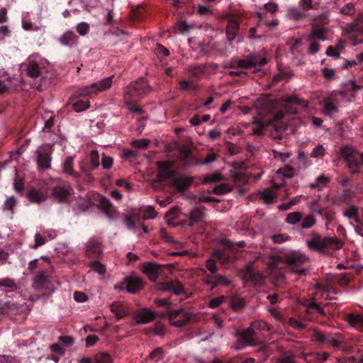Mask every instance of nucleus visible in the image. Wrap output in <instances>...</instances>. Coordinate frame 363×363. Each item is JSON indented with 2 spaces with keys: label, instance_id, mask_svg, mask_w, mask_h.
<instances>
[{
  "label": "nucleus",
  "instance_id": "c756f323",
  "mask_svg": "<svg viewBox=\"0 0 363 363\" xmlns=\"http://www.w3.org/2000/svg\"><path fill=\"white\" fill-rule=\"evenodd\" d=\"M239 23L235 20H230L226 26V37L229 41L235 39L239 30Z\"/></svg>",
  "mask_w": 363,
  "mask_h": 363
},
{
  "label": "nucleus",
  "instance_id": "49530a36",
  "mask_svg": "<svg viewBox=\"0 0 363 363\" xmlns=\"http://www.w3.org/2000/svg\"><path fill=\"white\" fill-rule=\"evenodd\" d=\"M359 152H357L352 147L345 146L341 148V155L347 161L348 159L358 155Z\"/></svg>",
  "mask_w": 363,
  "mask_h": 363
},
{
  "label": "nucleus",
  "instance_id": "bb28decb",
  "mask_svg": "<svg viewBox=\"0 0 363 363\" xmlns=\"http://www.w3.org/2000/svg\"><path fill=\"white\" fill-rule=\"evenodd\" d=\"M53 197L60 202L66 201L70 193L67 188L62 186L54 187L52 193Z\"/></svg>",
  "mask_w": 363,
  "mask_h": 363
},
{
  "label": "nucleus",
  "instance_id": "3c124183",
  "mask_svg": "<svg viewBox=\"0 0 363 363\" xmlns=\"http://www.w3.org/2000/svg\"><path fill=\"white\" fill-rule=\"evenodd\" d=\"M89 266L91 267L92 270L99 273L101 275H103L106 273V269L105 265L98 261L91 262Z\"/></svg>",
  "mask_w": 363,
  "mask_h": 363
},
{
  "label": "nucleus",
  "instance_id": "6e6d98bb",
  "mask_svg": "<svg viewBox=\"0 0 363 363\" xmlns=\"http://www.w3.org/2000/svg\"><path fill=\"white\" fill-rule=\"evenodd\" d=\"M156 216H157V213L152 206H148L143 210L142 217L144 220L152 219V218H155Z\"/></svg>",
  "mask_w": 363,
  "mask_h": 363
},
{
  "label": "nucleus",
  "instance_id": "aec40b11",
  "mask_svg": "<svg viewBox=\"0 0 363 363\" xmlns=\"http://www.w3.org/2000/svg\"><path fill=\"white\" fill-rule=\"evenodd\" d=\"M128 86L136 90V92L142 96L147 94L150 90V86L145 78H140L135 82L130 83Z\"/></svg>",
  "mask_w": 363,
  "mask_h": 363
},
{
  "label": "nucleus",
  "instance_id": "c9c22d12",
  "mask_svg": "<svg viewBox=\"0 0 363 363\" xmlns=\"http://www.w3.org/2000/svg\"><path fill=\"white\" fill-rule=\"evenodd\" d=\"M288 16L290 19L298 21L305 18L307 15L297 7L293 6L288 9Z\"/></svg>",
  "mask_w": 363,
  "mask_h": 363
},
{
  "label": "nucleus",
  "instance_id": "338daca9",
  "mask_svg": "<svg viewBox=\"0 0 363 363\" xmlns=\"http://www.w3.org/2000/svg\"><path fill=\"white\" fill-rule=\"evenodd\" d=\"M155 53L159 57H164L169 55V51L162 45L157 44L155 48Z\"/></svg>",
  "mask_w": 363,
  "mask_h": 363
},
{
  "label": "nucleus",
  "instance_id": "bf43d9fd",
  "mask_svg": "<svg viewBox=\"0 0 363 363\" xmlns=\"http://www.w3.org/2000/svg\"><path fill=\"white\" fill-rule=\"evenodd\" d=\"M343 47H344L343 45H341V44L338 45V46H337L338 49L334 48L333 46H329L327 48L326 55L328 56L334 57L335 58H339L340 57V52L338 50L342 49Z\"/></svg>",
  "mask_w": 363,
  "mask_h": 363
},
{
  "label": "nucleus",
  "instance_id": "ddd939ff",
  "mask_svg": "<svg viewBox=\"0 0 363 363\" xmlns=\"http://www.w3.org/2000/svg\"><path fill=\"white\" fill-rule=\"evenodd\" d=\"M102 253L101 242L96 238L90 239L86 245V254L90 258L99 257Z\"/></svg>",
  "mask_w": 363,
  "mask_h": 363
},
{
  "label": "nucleus",
  "instance_id": "13d9d810",
  "mask_svg": "<svg viewBox=\"0 0 363 363\" xmlns=\"http://www.w3.org/2000/svg\"><path fill=\"white\" fill-rule=\"evenodd\" d=\"M206 267L211 274H215L218 272V267L216 265V260L213 257L206 260Z\"/></svg>",
  "mask_w": 363,
  "mask_h": 363
},
{
  "label": "nucleus",
  "instance_id": "c03bdc74",
  "mask_svg": "<svg viewBox=\"0 0 363 363\" xmlns=\"http://www.w3.org/2000/svg\"><path fill=\"white\" fill-rule=\"evenodd\" d=\"M95 363H112L111 355L104 352H99L94 356Z\"/></svg>",
  "mask_w": 363,
  "mask_h": 363
},
{
  "label": "nucleus",
  "instance_id": "72a5a7b5",
  "mask_svg": "<svg viewBox=\"0 0 363 363\" xmlns=\"http://www.w3.org/2000/svg\"><path fill=\"white\" fill-rule=\"evenodd\" d=\"M248 57L252 62L253 68L263 67L268 62L267 57L259 54H250L248 55Z\"/></svg>",
  "mask_w": 363,
  "mask_h": 363
},
{
  "label": "nucleus",
  "instance_id": "e2e57ef3",
  "mask_svg": "<svg viewBox=\"0 0 363 363\" xmlns=\"http://www.w3.org/2000/svg\"><path fill=\"white\" fill-rule=\"evenodd\" d=\"M340 13L343 15L352 16L355 13L354 6L352 3H348L341 9Z\"/></svg>",
  "mask_w": 363,
  "mask_h": 363
},
{
  "label": "nucleus",
  "instance_id": "052dcab7",
  "mask_svg": "<svg viewBox=\"0 0 363 363\" xmlns=\"http://www.w3.org/2000/svg\"><path fill=\"white\" fill-rule=\"evenodd\" d=\"M315 224V219L313 216L308 215L304 218L301 223L302 228H310Z\"/></svg>",
  "mask_w": 363,
  "mask_h": 363
},
{
  "label": "nucleus",
  "instance_id": "393cba45",
  "mask_svg": "<svg viewBox=\"0 0 363 363\" xmlns=\"http://www.w3.org/2000/svg\"><path fill=\"white\" fill-rule=\"evenodd\" d=\"M312 26L311 32L308 35V40L313 41L315 40H320L324 41L327 39L326 32L327 28H318L313 26Z\"/></svg>",
  "mask_w": 363,
  "mask_h": 363
},
{
  "label": "nucleus",
  "instance_id": "4468645a",
  "mask_svg": "<svg viewBox=\"0 0 363 363\" xmlns=\"http://www.w3.org/2000/svg\"><path fill=\"white\" fill-rule=\"evenodd\" d=\"M161 267L160 264L153 262H147L143 264L142 271L147 275L149 279L155 282L158 279L159 269Z\"/></svg>",
  "mask_w": 363,
  "mask_h": 363
},
{
  "label": "nucleus",
  "instance_id": "09e8293b",
  "mask_svg": "<svg viewBox=\"0 0 363 363\" xmlns=\"http://www.w3.org/2000/svg\"><path fill=\"white\" fill-rule=\"evenodd\" d=\"M261 198L267 203L272 202L276 196L270 189H265L259 193Z\"/></svg>",
  "mask_w": 363,
  "mask_h": 363
},
{
  "label": "nucleus",
  "instance_id": "79ce46f5",
  "mask_svg": "<svg viewBox=\"0 0 363 363\" xmlns=\"http://www.w3.org/2000/svg\"><path fill=\"white\" fill-rule=\"evenodd\" d=\"M250 328H252L254 331H255V330L260 331L270 330L269 325L262 320H258L252 322Z\"/></svg>",
  "mask_w": 363,
  "mask_h": 363
},
{
  "label": "nucleus",
  "instance_id": "1a4fd4ad",
  "mask_svg": "<svg viewBox=\"0 0 363 363\" xmlns=\"http://www.w3.org/2000/svg\"><path fill=\"white\" fill-rule=\"evenodd\" d=\"M204 284L211 286V289L213 290L218 286H228L230 284V281L222 274H207Z\"/></svg>",
  "mask_w": 363,
  "mask_h": 363
},
{
  "label": "nucleus",
  "instance_id": "a18cd8bd",
  "mask_svg": "<svg viewBox=\"0 0 363 363\" xmlns=\"http://www.w3.org/2000/svg\"><path fill=\"white\" fill-rule=\"evenodd\" d=\"M13 186L16 193L23 194V191L24 190V181L23 179L20 177L18 174H16Z\"/></svg>",
  "mask_w": 363,
  "mask_h": 363
},
{
  "label": "nucleus",
  "instance_id": "9d476101",
  "mask_svg": "<svg viewBox=\"0 0 363 363\" xmlns=\"http://www.w3.org/2000/svg\"><path fill=\"white\" fill-rule=\"evenodd\" d=\"M158 289L162 291H171L175 295H181L184 292V286L178 280L160 282Z\"/></svg>",
  "mask_w": 363,
  "mask_h": 363
},
{
  "label": "nucleus",
  "instance_id": "b1692460",
  "mask_svg": "<svg viewBox=\"0 0 363 363\" xmlns=\"http://www.w3.org/2000/svg\"><path fill=\"white\" fill-rule=\"evenodd\" d=\"M18 289V284L13 279L5 277L0 279V291L13 292Z\"/></svg>",
  "mask_w": 363,
  "mask_h": 363
},
{
  "label": "nucleus",
  "instance_id": "6ab92c4d",
  "mask_svg": "<svg viewBox=\"0 0 363 363\" xmlns=\"http://www.w3.org/2000/svg\"><path fill=\"white\" fill-rule=\"evenodd\" d=\"M19 306L17 303L7 301L0 303V313L13 317L18 313Z\"/></svg>",
  "mask_w": 363,
  "mask_h": 363
},
{
  "label": "nucleus",
  "instance_id": "20e7f679",
  "mask_svg": "<svg viewBox=\"0 0 363 363\" xmlns=\"http://www.w3.org/2000/svg\"><path fill=\"white\" fill-rule=\"evenodd\" d=\"M308 260V258L305 255L297 252L291 253L285 257V262L289 265L290 269L300 276L307 274L308 269L304 267V264Z\"/></svg>",
  "mask_w": 363,
  "mask_h": 363
},
{
  "label": "nucleus",
  "instance_id": "4be33fe9",
  "mask_svg": "<svg viewBox=\"0 0 363 363\" xmlns=\"http://www.w3.org/2000/svg\"><path fill=\"white\" fill-rule=\"evenodd\" d=\"M204 207L199 206L192 209L189 212V225L192 226L196 223H199L205 218Z\"/></svg>",
  "mask_w": 363,
  "mask_h": 363
},
{
  "label": "nucleus",
  "instance_id": "5701e85b",
  "mask_svg": "<svg viewBox=\"0 0 363 363\" xmlns=\"http://www.w3.org/2000/svg\"><path fill=\"white\" fill-rule=\"evenodd\" d=\"M77 35L73 31L68 30L62 35L59 42L64 46L73 47L77 45Z\"/></svg>",
  "mask_w": 363,
  "mask_h": 363
},
{
  "label": "nucleus",
  "instance_id": "7ed1b4c3",
  "mask_svg": "<svg viewBox=\"0 0 363 363\" xmlns=\"http://www.w3.org/2000/svg\"><path fill=\"white\" fill-rule=\"evenodd\" d=\"M237 345L235 349L242 350L246 347H255L259 345L260 341L257 337V333L252 328H247L242 330H238L236 333Z\"/></svg>",
  "mask_w": 363,
  "mask_h": 363
},
{
  "label": "nucleus",
  "instance_id": "f03ea898",
  "mask_svg": "<svg viewBox=\"0 0 363 363\" xmlns=\"http://www.w3.org/2000/svg\"><path fill=\"white\" fill-rule=\"evenodd\" d=\"M311 236V239L306 241V244L313 251L325 252L327 250H339L343 246V242L336 237H323L315 231Z\"/></svg>",
  "mask_w": 363,
  "mask_h": 363
},
{
  "label": "nucleus",
  "instance_id": "f3484780",
  "mask_svg": "<svg viewBox=\"0 0 363 363\" xmlns=\"http://www.w3.org/2000/svg\"><path fill=\"white\" fill-rule=\"evenodd\" d=\"M345 320L352 328L363 332V313H350L346 315Z\"/></svg>",
  "mask_w": 363,
  "mask_h": 363
},
{
  "label": "nucleus",
  "instance_id": "39448f33",
  "mask_svg": "<svg viewBox=\"0 0 363 363\" xmlns=\"http://www.w3.org/2000/svg\"><path fill=\"white\" fill-rule=\"evenodd\" d=\"M114 75L106 77L90 86H84L79 89V94L83 96H91L97 92L107 90L111 86Z\"/></svg>",
  "mask_w": 363,
  "mask_h": 363
},
{
  "label": "nucleus",
  "instance_id": "c85d7f7f",
  "mask_svg": "<svg viewBox=\"0 0 363 363\" xmlns=\"http://www.w3.org/2000/svg\"><path fill=\"white\" fill-rule=\"evenodd\" d=\"M188 72L196 79H200L207 74V67L203 65L193 66L188 68Z\"/></svg>",
  "mask_w": 363,
  "mask_h": 363
},
{
  "label": "nucleus",
  "instance_id": "680f3d73",
  "mask_svg": "<svg viewBox=\"0 0 363 363\" xmlns=\"http://www.w3.org/2000/svg\"><path fill=\"white\" fill-rule=\"evenodd\" d=\"M230 191V188L226 184H221L213 189V193L218 195L225 194Z\"/></svg>",
  "mask_w": 363,
  "mask_h": 363
},
{
  "label": "nucleus",
  "instance_id": "412c9836",
  "mask_svg": "<svg viewBox=\"0 0 363 363\" xmlns=\"http://www.w3.org/2000/svg\"><path fill=\"white\" fill-rule=\"evenodd\" d=\"M126 282V290L128 293L135 294L138 291L140 290L143 284L140 279L133 278L130 277H128L125 278Z\"/></svg>",
  "mask_w": 363,
  "mask_h": 363
},
{
  "label": "nucleus",
  "instance_id": "5fc2aeb1",
  "mask_svg": "<svg viewBox=\"0 0 363 363\" xmlns=\"http://www.w3.org/2000/svg\"><path fill=\"white\" fill-rule=\"evenodd\" d=\"M221 242L228 249H235L237 247H245L246 246V242L245 241H239L238 242H233L227 239H223L221 240Z\"/></svg>",
  "mask_w": 363,
  "mask_h": 363
},
{
  "label": "nucleus",
  "instance_id": "2eb2a0df",
  "mask_svg": "<svg viewBox=\"0 0 363 363\" xmlns=\"http://www.w3.org/2000/svg\"><path fill=\"white\" fill-rule=\"evenodd\" d=\"M22 69L25 70L28 77L33 79L39 77L42 74L39 65L30 59H28L27 62L22 65Z\"/></svg>",
  "mask_w": 363,
  "mask_h": 363
},
{
  "label": "nucleus",
  "instance_id": "f257e3e1",
  "mask_svg": "<svg viewBox=\"0 0 363 363\" xmlns=\"http://www.w3.org/2000/svg\"><path fill=\"white\" fill-rule=\"evenodd\" d=\"M157 165L158 167L157 177L159 180L168 182L177 191H184L192 184L193 178L179 175L172 169V164L170 162H158Z\"/></svg>",
  "mask_w": 363,
  "mask_h": 363
},
{
  "label": "nucleus",
  "instance_id": "a19ab883",
  "mask_svg": "<svg viewBox=\"0 0 363 363\" xmlns=\"http://www.w3.org/2000/svg\"><path fill=\"white\" fill-rule=\"evenodd\" d=\"M303 214L301 212H291L288 213L286 218V222L289 224L294 225L301 220Z\"/></svg>",
  "mask_w": 363,
  "mask_h": 363
},
{
  "label": "nucleus",
  "instance_id": "cd10ccee",
  "mask_svg": "<svg viewBox=\"0 0 363 363\" xmlns=\"http://www.w3.org/2000/svg\"><path fill=\"white\" fill-rule=\"evenodd\" d=\"M73 164L74 157L72 156L67 157L63 163V172L74 178H79L80 174L74 170Z\"/></svg>",
  "mask_w": 363,
  "mask_h": 363
},
{
  "label": "nucleus",
  "instance_id": "9b49d317",
  "mask_svg": "<svg viewBox=\"0 0 363 363\" xmlns=\"http://www.w3.org/2000/svg\"><path fill=\"white\" fill-rule=\"evenodd\" d=\"M337 104V100L333 94L325 97L322 101L324 114L329 117H333L338 111Z\"/></svg>",
  "mask_w": 363,
  "mask_h": 363
},
{
  "label": "nucleus",
  "instance_id": "8fccbe9b",
  "mask_svg": "<svg viewBox=\"0 0 363 363\" xmlns=\"http://www.w3.org/2000/svg\"><path fill=\"white\" fill-rule=\"evenodd\" d=\"M182 162L185 165H192L195 164V157L190 151H182Z\"/></svg>",
  "mask_w": 363,
  "mask_h": 363
},
{
  "label": "nucleus",
  "instance_id": "6e6552de",
  "mask_svg": "<svg viewBox=\"0 0 363 363\" xmlns=\"http://www.w3.org/2000/svg\"><path fill=\"white\" fill-rule=\"evenodd\" d=\"M167 315L172 325L177 327L185 325L191 319L190 314L183 309L170 311Z\"/></svg>",
  "mask_w": 363,
  "mask_h": 363
},
{
  "label": "nucleus",
  "instance_id": "a211bd4d",
  "mask_svg": "<svg viewBox=\"0 0 363 363\" xmlns=\"http://www.w3.org/2000/svg\"><path fill=\"white\" fill-rule=\"evenodd\" d=\"M306 308V313L308 315H320L322 316H325L326 313L324 309L320 306V303H317L315 301H308L306 300L303 303H302Z\"/></svg>",
  "mask_w": 363,
  "mask_h": 363
},
{
  "label": "nucleus",
  "instance_id": "de8ad7c7",
  "mask_svg": "<svg viewBox=\"0 0 363 363\" xmlns=\"http://www.w3.org/2000/svg\"><path fill=\"white\" fill-rule=\"evenodd\" d=\"M223 179V176L218 172L207 174L203 178V183L211 184L216 183L221 181Z\"/></svg>",
  "mask_w": 363,
  "mask_h": 363
},
{
  "label": "nucleus",
  "instance_id": "f8f14e48",
  "mask_svg": "<svg viewBox=\"0 0 363 363\" xmlns=\"http://www.w3.org/2000/svg\"><path fill=\"white\" fill-rule=\"evenodd\" d=\"M26 197L30 203H40L47 199V191L43 188L30 187L26 194Z\"/></svg>",
  "mask_w": 363,
  "mask_h": 363
},
{
  "label": "nucleus",
  "instance_id": "774afa93",
  "mask_svg": "<svg viewBox=\"0 0 363 363\" xmlns=\"http://www.w3.org/2000/svg\"><path fill=\"white\" fill-rule=\"evenodd\" d=\"M48 282L47 274L45 272H40L35 279V283L39 286H44Z\"/></svg>",
  "mask_w": 363,
  "mask_h": 363
},
{
  "label": "nucleus",
  "instance_id": "864d4df0",
  "mask_svg": "<svg viewBox=\"0 0 363 363\" xmlns=\"http://www.w3.org/2000/svg\"><path fill=\"white\" fill-rule=\"evenodd\" d=\"M89 107V102L88 101H77L72 104L73 109L77 112L85 111Z\"/></svg>",
  "mask_w": 363,
  "mask_h": 363
},
{
  "label": "nucleus",
  "instance_id": "f704fd0d",
  "mask_svg": "<svg viewBox=\"0 0 363 363\" xmlns=\"http://www.w3.org/2000/svg\"><path fill=\"white\" fill-rule=\"evenodd\" d=\"M329 23V15L328 12L323 13L320 15L315 17L313 20L311 26L318 28H326L325 26Z\"/></svg>",
  "mask_w": 363,
  "mask_h": 363
},
{
  "label": "nucleus",
  "instance_id": "7c9ffc66",
  "mask_svg": "<svg viewBox=\"0 0 363 363\" xmlns=\"http://www.w3.org/2000/svg\"><path fill=\"white\" fill-rule=\"evenodd\" d=\"M212 257L223 264H228L230 259V255L227 249H217L212 253Z\"/></svg>",
  "mask_w": 363,
  "mask_h": 363
},
{
  "label": "nucleus",
  "instance_id": "dca6fc26",
  "mask_svg": "<svg viewBox=\"0 0 363 363\" xmlns=\"http://www.w3.org/2000/svg\"><path fill=\"white\" fill-rule=\"evenodd\" d=\"M157 314L148 308H143L136 313L135 320L137 324H145L154 320Z\"/></svg>",
  "mask_w": 363,
  "mask_h": 363
},
{
  "label": "nucleus",
  "instance_id": "4d7b16f0",
  "mask_svg": "<svg viewBox=\"0 0 363 363\" xmlns=\"http://www.w3.org/2000/svg\"><path fill=\"white\" fill-rule=\"evenodd\" d=\"M90 164L96 169L100 165L99 155L97 150H92L90 153Z\"/></svg>",
  "mask_w": 363,
  "mask_h": 363
},
{
  "label": "nucleus",
  "instance_id": "0eeeda50",
  "mask_svg": "<svg viewBox=\"0 0 363 363\" xmlns=\"http://www.w3.org/2000/svg\"><path fill=\"white\" fill-rule=\"evenodd\" d=\"M52 154V147L48 144L39 147L37 150V164L39 168L48 169L51 167Z\"/></svg>",
  "mask_w": 363,
  "mask_h": 363
},
{
  "label": "nucleus",
  "instance_id": "37998d69",
  "mask_svg": "<svg viewBox=\"0 0 363 363\" xmlns=\"http://www.w3.org/2000/svg\"><path fill=\"white\" fill-rule=\"evenodd\" d=\"M164 350L162 347L155 348L150 354L149 358L155 362H158L164 358Z\"/></svg>",
  "mask_w": 363,
  "mask_h": 363
},
{
  "label": "nucleus",
  "instance_id": "4c0bfd02",
  "mask_svg": "<svg viewBox=\"0 0 363 363\" xmlns=\"http://www.w3.org/2000/svg\"><path fill=\"white\" fill-rule=\"evenodd\" d=\"M230 307L235 311L241 310L245 305V300L239 296H232L229 301Z\"/></svg>",
  "mask_w": 363,
  "mask_h": 363
},
{
  "label": "nucleus",
  "instance_id": "a878e982",
  "mask_svg": "<svg viewBox=\"0 0 363 363\" xmlns=\"http://www.w3.org/2000/svg\"><path fill=\"white\" fill-rule=\"evenodd\" d=\"M110 307L111 312L116 315L118 320L127 316L129 313L128 309L121 302H113Z\"/></svg>",
  "mask_w": 363,
  "mask_h": 363
},
{
  "label": "nucleus",
  "instance_id": "ea45409f",
  "mask_svg": "<svg viewBox=\"0 0 363 363\" xmlns=\"http://www.w3.org/2000/svg\"><path fill=\"white\" fill-rule=\"evenodd\" d=\"M100 206L101 208L108 216L111 215L114 211V208L110 201L106 197H101L100 199Z\"/></svg>",
  "mask_w": 363,
  "mask_h": 363
},
{
  "label": "nucleus",
  "instance_id": "58836bf2",
  "mask_svg": "<svg viewBox=\"0 0 363 363\" xmlns=\"http://www.w3.org/2000/svg\"><path fill=\"white\" fill-rule=\"evenodd\" d=\"M17 204V199L13 196H10L4 201L2 206L3 211H9L11 214L14 213V208Z\"/></svg>",
  "mask_w": 363,
  "mask_h": 363
},
{
  "label": "nucleus",
  "instance_id": "2f4dec72",
  "mask_svg": "<svg viewBox=\"0 0 363 363\" xmlns=\"http://www.w3.org/2000/svg\"><path fill=\"white\" fill-rule=\"evenodd\" d=\"M141 97H143L140 94L136 92V90L130 88V86H128L124 92V99L127 104H133L134 101H137Z\"/></svg>",
  "mask_w": 363,
  "mask_h": 363
},
{
  "label": "nucleus",
  "instance_id": "69168bd1",
  "mask_svg": "<svg viewBox=\"0 0 363 363\" xmlns=\"http://www.w3.org/2000/svg\"><path fill=\"white\" fill-rule=\"evenodd\" d=\"M89 28V25L85 22H82L77 26V33L83 36L88 33Z\"/></svg>",
  "mask_w": 363,
  "mask_h": 363
},
{
  "label": "nucleus",
  "instance_id": "0e129e2a",
  "mask_svg": "<svg viewBox=\"0 0 363 363\" xmlns=\"http://www.w3.org/2000/svg\"><path fill=\"white\" fill-rule=\"evenodd\" d=\"M289 324L294 328L297 330H303L306 328V324L303 322L299 321L295 318H290L289 320Z\"/></svg>",
  "mask_w": 363,
  "mask_h": 363
},
{
  "label": "nucleus",
  "instance_id": "473e14b6",
  "mask_svg": "<svg viewBox=\"0 0 363 363\" xmlns=\"http://www.w3.org/2000/svg\"><path fill=\"white\" fill-rule=\"evenodd\" d=\"M361 162V160L358 155H355L347 160V167L352 174H357L359 173V169L360 167Z\"/></svg>",
  "mask_w": 363,
  "mask_h": 363
},
{
  "label": "nucleus",
  "instance_id": "603ef678",
  "mask_svg": "<svg viewBox=\"0 0 363 363\" xmlns=\"http://www.w3.org/2000/svg\"><path fill=\"white\" fill-rule=\"evenodd\" d=\"M358 211V208L354 206H351L344 213V216L349 218H354L357 223H359V219L357 218Z\"/></svg>",
  "mask_w": 363,
  "mask_h": 363
},
{
  "label": "nucleus",
  "instance_id": "e433bc0d",
  "mask_svg": "<svg viewBox=\"0 0 363 363\" xmlns=\"http://www.w3.org/2000/svg\"><path fill=\"white\" fill-rule=\"evenodd\" d=\"M146 18V9L144 6H138L132 9L131 18L133 21H143Z\"/></svg>",
  "mask_w": 363,
  "mask_h": 363
},
{
  "label": "nucleus",
  "instance_id": "423d86ee",
  "mask_svg": "<svg viewBox=\"0 0 363 363\" xmlns=\"http://www.w3.org/2000/svg\"><path fill=\"white\" fill-rule=\"evenodd\" d=\"M313 340L320 344L327 345L334 348H339L344 342L342 335L339 333H324L320 331H315L313 333Z\"/></svg>",
  "mask_w": 363,
  "mask_h": 363
}]
</instances>
